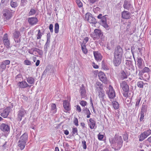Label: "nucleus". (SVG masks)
<instances>
[{"label":"nucleus","instance_id":"nucleus-52","mask_svg":"<svg viewBox=\"0 0 151 151\" xmlns=\"http://www.w3.org/2000/svg\"><path fill=\"white\" fill-rule=\"evenodd\" d=\"M72 129L73 135V134H78V129L77 128H73Z\"/></svg>","mask_w":151,"mask_h":151},{"label":"nucleus","instance_id":"nucleus-57","mask_svg":"<svg viewBox=\"0 0 151 151\" xmlns=\"http://www.w3.org/2000/svg\"><path fill=\"white\" fill-rule=\"evenodd\" d=\"M73 123L75 124V125L76 126H78V119L76 118H75L74 121H73Z\"/></svg>","mask_w":151,"mask_h":151},{"label":"nucleus","instance_id":"nucleus-35","mask_svg":"<svg viewBox=\"0 0 151 151\" xmlns=\"http://www.w3.org/2000/svg\"><path fill=\"white\" fill-rule=\"evenodd\" d=\"M11 6L12 8H15L18 5L17 1H11L10 3Z\"/></svg>","mask_w":151,"mask_h":151},{"label":"nucleus","instance_id":"nucleus-36","mask_svg":"<svg viewBox=\"0 0 151 151\" xmlns=\"http://www.w3.org/2000/svg\"><path fill=\"white\" fill-rule=\"evenodd\" d=\"M81 49L83 52L85 54H86L88 52V50L86 48V45L81 44Z\"/></svg>","mask_w":151,"mask_h":151},{"label":"nucleus","instance_id":"nucleus-13","mask_svg":"<svg viewBox=\"0 0 151 151\" xmlns=\"http://www.w3.org/2000/svg\"><path fill=\"white\" fill-rule=\"evenodd\" d=\"M0 128L1 131L5 132H8L9 131L10 127L4 123L1 124L0 126Z\"/></svg>","mask_w":151,"mask_h":151},{"label":"nucleus","instance_id":"nucleus-20","mask_svg":"<svg viewBox=\"0 0 151 151\" xmlns=\"http://www.w3.org/2000/svg\"><path fill=\"white\" fill-rule=\"evenodd\" d=\"M63 104L65 109L66 111V112L70 110V109L69 105L70 103L67 100L64 101Z\"/></svg>","mask_w":151,"mask_h":151},{"label":"nucleus","instance_id":"nucleus-39","mask_svg":"<svg viewBox=\"0 0 151 151\" xmlns=\"http://www.w3.org/2000/svg\"><path fill=\"white\" fill-rule=\"evenodd\" d=\"M92 14L88 12L86 13L85 15V19L88 21V19L91 16Z\"/></svg>","mask_w":151,"mask_h":151},{"label":"nucleus","instance_id":"nucleus-40","mask_svg":"<svg viewBox=\"0 0 151 151\" xmlns=\"http://www.w3.org/2000/svg\"><path fill=\"white\" fill-rule=\"evenodd\" d=\"M123 138L124 140L128 142V135L127 133H124L123 135Z\"/></svg>","mask_w":151,"mask_h":151},{"label":"nucleus","instance_id":"nucleus-62","mask_svg":"<svg viewBox=\"0 0 151 151\" xmlns=\"http://www.w3.org/2000/svg\"><path fill=\"white\" fill-rule=\"evenodd\" d=\"M103 26L106 29H108V25L107 24L106 22H105L104 23H102Z\"/></svg>","mask_w":151,"mask_h":151},{"label":"nucleus","instance_id":"nucleus-9","mask_svg":"<svg viewBox=\"0 0 151 151\" xmlns=\"http://www.w3.org/2000/svg\"><path fill=\"white\" fill-rule=\"evenodd\" d=\"M98 76L100 79L103 83H106L107 82V79L104 73L102 72H100L98 74Z\"/></svg>","mask_w":151,"mask_h":151},{"label":"nucleus","instance_id":"nucleus-55","mask_svg":"<svg viewBox=\"0 0 151 151\" xmlns=\"http://www.w3.org/2000/svg\"><path fill=\"white\" fill-rule=\"evenodd\" d=\"M9 0H1V5H6L9 1Z\"/></svg>","mask_w":151,"mask_h":151},{"label":"nucleus","instance_id":"nucleus-11","mask_svg":"<svg viewBox=\"0 0 151 151\" xmlns=\"http://www.w3.org/2000/svg\"><path fill=\"white\" fill-rule=\"evenodd\" d=\"M26 111L24 109H22L18 111L17 114V120L19 121H21L22 118L24 117L26 114Z\"/></svg>","mask_w":151,"mask_h":151},{"label":"nucleus","instance_id":"nucleus-60","mask_svg":"<svg viewBox=\"0 0 151 151\" xmlns=\"http://www.w3.org/2000/svg\"><path fill=\"white\" fill-rule=\"evenodd\" d=\"M125 56L126 57H127V58H130L131 57V56L129 52H127L125 53Z\"/></svg>","mask_w":151,"mask_h":151},{"label":"nucleus","instance_id":"nucleus-63","mask_svg":"<svg viewBox=\"0 0 151 151\" xmlns=\"http://www.w3.org/2000/svg\"><path fill=\"white\" fill-rule=\"evenodd\" d=\"M98 139L100 140H101L104 138V135H103L99 134L98 135Z\"/></svg>","mask_w":151,"mask_h":151},{"label":"nucleus","instance_id":"nucleus-17","mask_svg":"<svg viewBox=\"0 0 151 151\" xmlns=\"http://www.w3.org/2000/svg\"><path fill=\"white\" fill-rule=\"evenodd\" d=\"M20 34L19 32L17 30H15L13 34L14 40L15 42L17 43L20 41V39H18V37H19Z\"/></svg>","mask_w":151,"mask_h":151},{"label":"nucleus","instance_id":"nucleus-25","mask_svg":"<svg viewBox=\"0 0 151 151\" xmlns=\"http://www.w3.org/2000/svg\"><path fill=\"white\" fill-rule=\"evenodd\" d=\"M132 5L130 3L127 1H125L123 4L124 8L126 9H129L132 7Z\"/></svg>","mask_w":151,"mask_h":151},{"label":"nucleus","instance_id":"nucleus-32","mask_svg":"<svg viewBox=\"0 0 151 151\" xmlns=\"http://www.w3.org/2000/svg\"><path fill=\"white\" fill-rule=\"evenodd\" d=\"M38 34L37 35V39H40L44 33V31H43L42 32L40 31V29L38 30Z\"/></svg>","mask_w":151,"mask_h":151},{"label":"nucleus","instance_id":"nucleus-58","mask_svg":"<svg viewBox=\"0 0 151 151\" xmlns=\"http://www.w3.org/2000/svg\"><path fill=\"white\" fill-rule=\"evenodd\" d=\"M2 63L6 66L7 65L9 64L10 63V61L8 60H6L4 61Z\"/></svg>","mask_w":151,"mask_h":151},{"label":"nucleus","instance_id":"nucleus-21","mask_svg":"<svg viewBox=\"0 0 151 151\" xmlns=\"http://www.w3.org/2000/svg\"><path fill=\"white\" fill-rule=\"evenodd\" d=\"M80 91L81 98H85L86 95V90L85 87L83 86L81 87Z\"/></svg>","mask_w":151,"mask_h":151},{"label":"nucleus","instance_id":"nucleus-2","mask_svg":"<svg viewBox=\"0 0 151 151\" xmlns=\"http://www.w3.org/2000/svg\"><path fill=\"white\" fill-rule=\"evenodd\" d=\"M103 33L101 30L97 29L94 30V32L91 34V37L94 40L98 39L100 37L103 36Z\"/></svg>","mask_w":151,"mask_h":151},{"label":"nucleus","instance_id":"nucleus-12","mask_svg":"<svg viewBox=\"0 0 151 151\" xmlns=\"http://www.w3.org/2000/svg\"><path fill=\"white\" fill-rule=\"evenodd\" d=\"M107 94L108 96L110 99H113L115 96V92L112 87H109V90Z\"/></svg>","mask_w":151,"mask_h":151},{"label":"nucleus","instance_id":"nucleus-10","mask_svg":"<svg viewBox=\"0 0 151 151\" xmlns=\"http://www.w3.org/2000/svg\"><path fill=\"white\" fill-rule=\"evenodd\" d=\"M121 87L124 91H128L129 87L127 82L125 81H122L120 84Z\"/></svg>","mask_w":151,"mask_h":151},{"label":"nucleus","instance_id":"nucleus-59","mask_svg":"<svg viewBox=\"0 0 151 151\" xmlns=\"http://www.w3.org/2000/svg\"><path fill=\"white\" fill-rule=\"evenodd\" d=\"M53 26L52 24H50L49 27V29L50 30V32L52 33L53 32Z\"/></svg>","mask_w":151,"mask_h":151},{"label":"nucleus","instance_id":"nucleus-44","mask_svg":"<svg viewBox=\"0 0 151 151\" xmlns=\"http://www.w3.org/2000/svg\"><path fill=\"white\" fill-rule=\"evenodd\" d=\"M22 77V75L21 73H19L15 77V79L17 81H21L20 78Z\"/></svg>","mask_w":151,"mask_h":151},{"label":"nucleus","instance_id":"nucleus-53","mask_svg":"<svg viewBox=\"0 0 151 151\" xmlns=\"http://www.w3.org/2000/svg\"><path fill=\"white\" fill-rule=\"evenodd\" d=\"M88 38L87 37H86L84 38V39L83 42L81 44L83 45H86V43L87 42H88Z\"/></svg>","mask_w":151,"mask_h":151},{"label":"nucleus","instance_id":"nucleus-24","mask_svg":"<svg viewBox=\"0 0 151 151\" xmlns=\"http://www.w3.org/2000/svg\"><path fill=\"white\" fill-rule=\"evenodd\" d=\"M26 142L20 140L18 141V146L21 150H22L24 149L26 145Z\"/></svg>","mask_w":151,"mask_h":151},{"label":"nucleus","instance_id":"nucleus-47","mask_svg":"<svg viewBox=\"0 0 151 151\" xmlns=\"http://www.w3.org/2000/svg\"><path fill=\"white\" fill-rule=\"evenodd\" d=\"M101 83L99 82H97L95 85V86L97 88H99L101 89Z\"/></svg>","mask_w":151,"mask_h":151},{"label":"nucleus","instance_id":"nucleus-50","mask_svg":"<svg viewBox=\"0 0 151 151\" xmlns=\"http://www.w3.org/2000/svg\"><path fill=\"white\" fill-rule=\"evenodd\" d=\"M82 144L83 149L85 150L87 148L86 142L85 140L82 141Z\"/></svg>","mask_w":151,"mask_h":151},{"label":"nucleus","instance_id":"nucleus-33","mask_svg":"<svg viewBox=\"0 0 151 151\" xmlns=\"http://www.w3.org/2000/svg\"><path fill=\"white\" fill-rule=\"evenodd\" d=\"M112 104L114 109H117L119 108V104L116 101L112 102Z\"/></svg>","mask_w":151,"mask_h":151},{"label":"nucleus","instance_id":"nucleus-28","mask_svg":"<svg viewBox=\"0 0 151 151\" xmlns=\"http://www.w3.org/2000/svg\"><path fill=\"white\" fill-rule=\"evenodd\" d=\"M130 74V73H126L124 71H122L121 74V79L123 80L125 78H127V76L129 75Z\"/></svg>","mask_w":151,"mask_h":151},{"label":"nucleus","instance_id":"nucleus-56","mask_svg":"<svg viewBox=\"0 0 151 151\" xmlns=\"http://www.w3.org/2000/svg\"><path fill=\"white\" fill-rule=\"evenodd\" d=\"M47 40L46 42H50V33H48L47 35Z\"/></svg>","mask_w":151,"mask_h":151},{"label":"nucleus","instance_id":"nucleus-14","mask_svg":"<svg viewBox=\"0 0 151 151\" xmlns=\"http://www.w3.org/2000/svg\"><path fill=\"white\" fill-rule=\"evenodd\" d=\"M28 21L29 23L32 25L36 24L38 22L37 18L34 17L28 18Z\"/></svg>","mask_w":151,"mask_h":151},{"label":"nucleus","instance_id":"nucleus-46","mask_svg":"<svg viewBox=\"0 0 151 151\" xmlns=\"http://www.w3.org/2000/svg\"><path fill=\"white\" fill-rule=\"evenodd\" d=\"M76 3L79 7H81L83 6V4L80 0H76Z\"/></svg>","mask_w":151,"mask_h":151},{"label":"nucleus","instance_id":"nucleus-38","mask_svg":"<svg viewBox=\"0 0 151 151\" xmlns=\"http://www.w3.org/2000/svg\"><path fill=\"white\" fill-rule=\"evenodd\" d=\"M36 13V11L33 9H31L30 11L29 12L28 15L29 16L34 15Z\"/></svg>","mask_w":151,"mask_h":151},{"label":"nucleus","instance_id":"nucleus-54","mask_svg":"<svg viewBox=\"0 0 151 151\" xmlns=\"http://www.w3.org/2000/svg\"><path fill=\"white\" fill-rule=\"evenodd\" d=\"M24 63L26 65H30L31 64V62L28 60H25L24 61Z\"/></svg>","mask_w":151,"mask_h":151},{"label":"nucleus","instance_id":"nucleus-15","mask_svg":"<svg viewBox=\"0 0 151 151\" xmlns=\"http://www.w3.org/2000/svg\"><path fill=\"white\" fill-rule=\"evenodd\" d=\"M93 55L95 59L97 61H100L101 60L102 57L101 54L98 51H93Z\"/></svg>","mask_w":151,"mask_h":151},{"label":"nucleus","instance_id":"nucleus-64","mask_svg":"<svg viewBox=\"0 0 151 151\" xmlns=\"http://www.w3.org/2000/svg\"><path fill=\"white\" fill-rule=\"evenodd\" d=\"M0 67L3 70H4L6 68V65L2 62L0 65Z\"/></svg>","mask_w":151,"mask_h":151},{"label":"nucleus","instance_id":"nucleus-48","mask_svg":"<svg viewBox=\"0 0 151 151\" xmlns=\"http://www.w3.org/2000/svg\"><path fill=\"white\" fill-rule=\"evenodd\" d=\"M142 70L143 73L145 72L148 73L149 72L150 70L149 68L147 67H145L143 70Z\"/></svg>","mask_w":151,"mask_h":151},{"label":"nucleus","instance_id":"nucleus-29","mask_svg":"<svg viewBox=\"0 0 151 151\" xmlns=\"http://www.w3.org/2000/svg\"><path fill=\"white\" fill-rule=\"evenodd\" d=\"M99 96L101 99V100L103 101L104 99V97L105 96L104 91L101 90V91L99 92Z\"/></svg>","mask_w":151,"mask_h":151},{"label":"nucleus","instance_id":"nucleus-19","mask_svg":"<svg viewBox=\"0 0 151 151\" xmlns=\"http://www.w3.org/2000/svg\"><path fill=\"white\" fill-rule=\"evenodd\" d=\"M126 67L129 70H134V67L133 65L132 61L131 60H127L126 62Z\"/></svg>","mask_w":151,"mask_h":151},{"label":"nucleus","instance_id":"nucleus-8","mask_svg":"<svg viewBox=\"0 0 151 151\" xmlns=\"http://www.w3.org/2000/svg\"><path fill=\"white\" fill-rule=\"evenodd\" d=\"M11 109L10 107H7L4 109L3 111L1 114V116L4 118H6L10 112Z\"/></svg>","mask_w":151,"mask_h":151},{"label":"nucleus","instance_id":"nucleus-26","mask_svg":"<svg viewBox=\"0 0 151 151\" xmlns=\"http://www.w3.org/2000/svg\"><path fill=\"white\" fill-rule=\"evenodd\" d=\"M28 139V135L26 133H24L20 137V140L26 142Z\"/></svg>","mask_w":151,"mask_h":151},{"label":"nucleus","instance_id":"nucleus-34","mask_svg":"<svg viewBox=\"0 0 151 151\" xmlns=\"http://www.w3.org/2000/svg\"><path fill=\"white\" fill-rule=\"evenodd\" d=\"M51 110L54 113L56 112V105L55 104H51Z\"/></svg>","mask_w":151,"mask_h":151},{"label":"nucleus","instance_id":"nucleus-41","mask_svg":"<svg viewBox=\"0 0 151 151\" xmlns=\"http://www.w3.org/2000/svg\"><path fill=\"white\" fill-rule=\"evenodd\" d=\"M27 0H21L20 4L21 6H24L27 4Z\"/></svg>","mask_w":151,"mask_h":151},{"label":"nucleus","instance_id":"nucleus-5","mask_svg":"<svg viewBox=\"0 0 151 151\" xmlns=\"http://www.w3.org/2000/svg\"><path fill=\"white\" fill-rule=\"evenodd\" d=\"M151 134V130L148 129L142 133L140 135L139 141H142L146 138Z\"/></svg>","mask_w":151,"mask_h":151},{"label":"nucleus","instance_id":"nucleus-6","mask_svg":"<svg viewBox=\"0 0 151 151\" xmlns=\"http://www.w3.org/2000/svg\"><path fill=\"white\" fill-rule=\"evenodd\" d=\"M137 65L139 69H142L144 67V62L140 57H138L137 58Z\"/></svg>","mask_w":151,"mask_h":151},{"label":"nucleus","instance_id":"nucleus-27","mask_svg":"<svg viewBox=\"0 0 151 151\" xmlns=\"http://www.w3.org/2000/svg\"><path fill=\"white\" fill-rule=\"evenodd\" d=\"M27 81L30 84H34L35 82V79L32 77H26Z\"/></svg>","mask_w":151,"mask_h":151},{"label":"nucleus","instance_id":"nucleus-16","mask_svg":"<svg viewBox=\"0 0 151 151\" xmlns=\"http://www.w3.org/2000/svg\"><path fill=\"white\" fill-rule=\"evenodd\" d=\"M122 50L121 47L119 46H118L114 52V55L119 56H122Z\"/></svg>","mask_w":151,"mask_h":151},{"label":"nucleus","instance_id":"nucleus-49","mask_svg":"<svg viewBox=\"0 0 151 151\" xmlns=\"http://www.w3.org/2000/svg\"><path fill=\"white\" fill-rule=\"evenodd\" d=\"M141 100V98L140 97H139V98L136 100V102L135 104L136 107L138 106Z\"/></svg>","mask_w":151,"mask_h":151},{"label":"nucleus","instance_id":"nucleus-37","mask_svg":"<svg viewBox=\"0 0 151 151\" xmlns=\"http://www.w3.org/2000/svg\"><path fill=\"white\" fill-rule=\"evenodd\" d=\"M59 30V25L58 23H56L55 25V33L58 32Z\"/></svg>","mask_w":151,"mask_h":151},{"label":"nucleus","instance_id":"nucleus-3","mask_svg":"<svg viewBox=\"0 0 151 151\" xmlns=\"http://www.w3.org/2000/svg\"><path fill=\"white\" fill-rule=\"evenodd\" d=\"M3 41L4 45L7 49H9L11 48L10 42L8 38V35L6 33L4 35L3 38Z\"/></svg>","mask_w":151,"mask_h":151},{"label":"nucleus","instance_id":"nucleus-31","mask_svg":"<svg viewBox=\"0 0 151 151\" xmlns=\"http://www.w3.org/2000/svg\"><path fill=\"white\" fill-rule=\"evenodd\" d=\"M88 22L94 24H96L97 22L96 19L94 17L92 16V15L89 18V19H88Z\"/></svg>","mask_w":151,"mask_h":151},{"label":"nucleus","instance_id":"nucleus-1","mask_svg":"<svg viewBox=\"0 0 151 151\" xmlns=\"http://www.w3.org/2000/svg\"><path fill=\"white\" fill-rule=\"evenodd\" d=\"M116 137L117 138L116 140L114 143V147H112L114 149L115 151L119 150L122 147L123 142L121 136H119L117 137L115 136L114 138L116 139Z\"/></svg>","mask_w":151,"mask_h":151},{"label":"nucleus","instance_id":"nucleus-18","mask_svg":"<svg viewBox=\"0 0 151 151\" xmlns=\"http://www.w3.org/2000/svg\"><path fill=\"white\" fill-rule=\"evenodd\" d=\"M114 58L115 59L114 61V65L116 66H118L121 63L122 56L114 55Z\"/></svg>","mask_w":151,"mask_h":151},{"label":"nucleus","instance_id":"nucleus-23","mask_svg":"<svg viewBox=\"0 0 151 151\" xmlns=\"http://www.w3.org/2000/svg\"><path fill=\"white\" fill-rule=\"evenodd\" d=\"M89 121V123L88 125L89 126L90 128L91 129L94 128L96 125V122H95L92 118H90Z\"/></svg>","mask_w":151,"mask_h":151},{"label":"nucleus","instance_id":"nucleus-22","mask_svg":"<svg viewBox=\"0 0 151 151\" xmlns=\"http://www.w3.org/2000/svg\"><path fill=\"white\" fill-rule=\"evenodd\" d=\"M122 17L124 19H128L130 17V14L127 11H124L122 12Z\"/></svg>","mask_w":151,"mask_h":151},{"label":"nucleus","instance_id":"nucleus-61","mask_svg":"<svg viewBox=\"0 0 151 151\" xmlns=\"http://www.w3.org/2000/svg\"><path fill=\"white\" fill-rule=\"evenodd\" d=\"M140 121H142L144 119V113L140 112Z\"/></svg>","mask_w":151,"mask_h":151},{"label":"nucleus","instance_id":"nucleus-30","mask_svg":"<svg viewBox=\"0 0 151 151\" xmlns=\"http://www.w3.org/2000/svg\"><path fill=\"white\" fill-rule=\"evenodd\" d=\"M50 43V42H46L44 45V51L45 52V54L47 53L48 49L49 47Z\"/></svg>","mask_w":151,"mask_h":151},{"label":"nucleus","instance_id":"nucleus-51","mask_svg":"<svg viewBox=\"0 0 151 151\" xmlns=\"http://www.w3.org/2000/svg\"><path fill=\"white\" fill-rule=\"evenodd\" d=\"M80 104L83 106H85L86 105L87 103L86 101H82L80 102Z\"/></svg>","mask_w":151,"mask_h":151},{"label":"nucleus","instance_id":"nucleus-45","mask_svg":"<svg viewBox=\"0 0 151 151\" xmlns=\"http://www.w3.org/2000/svg\"><path fill=\"white\" fill-rule=\"evenodd\" d=\"M107 16V15H106L103 16L102 18L101 19L102 23L106 22V17Z\"/></svg>","mask_w":151,"mask_h":151},{"label":"nucleus","instance_id":"nucleus-43","mask_svg":"<svg viewBox=\"0 0 151 151\" xmlns=\"http://www.w3.org/2000/svg\"><path fill=\"white\" fill-rule=\"evenodd\" d=\"M137 86L140 88H143V83L142 81H140L137 83Z\"/></svg>","mask_w":151,"mask_h":151},{"label":"nucleus","instance_id":"nucleus-42","mask_svg":"<svg viewBox=\"0 0 151 151\" xmlns=\"http://www.w3.org/2000/svg\"><path fill=\"white\" fill-rule=\"evenodd\" d=\"M147 107L145 105H142L141 112L144 113L146 111Z\"/></svg>","mask_w":151,"mask_h":151},{"label":"nucleus","instance_id":"nucleus-4","mask_svg":"<svg viewBox=\"0 0 151 151\" xmlns=\"http://www.w3.org/2000/svg\"><path fill=\"white\" fill-rule=\"evenodd\" d=\"M14 12L11 10H9L5 9L4 10L3 12V15L6 19H9L12 17V14Z\"/></svg>","mask_w":151,"mask_h":151},{"label":"nucleus","instance_id":"nucleus-7","mask_svg":"<svg viewBox=\"0 0 151 151\" xmlns=\"http://www.w3.org/2000/svg\"><path fill=\"white\" fill-rule=\"evenodd\" d=\"M17 85L19 88H24L27 87L30 88L31 85H29L25 81H22L19 82Z\"/></svg>","mask_w":151,"mask_h":151}]
</instances>
